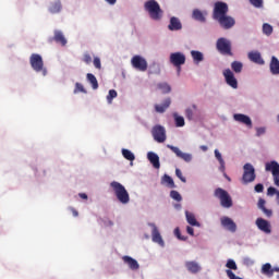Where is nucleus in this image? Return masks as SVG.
<instances>
[{
    "label": "nucleus",
    "instance_id": "obj_1",
    "mask_svg": "<svg viewBox=\"0 0 279 279\" xmlns=\"http://www.w3.org/2000/svg\"><path fill=\"white\" fill-rule=\"evenodd\" d=\"M110 186L120 204H130V193H128L123 184L113 181L110 183Z\"/></svg>",
    "mask_w": 279,
    "mask_h": 279
},
{
    "label": "nucleus",
    "instance_id": "obj_2",
    "mask_svg": "<svg viewBox=\"0 0 279 279\" xmlns=\"http://www.w3.org/2000/svg\"><path fill=\"white\" fill-rule=\"evenodd\" d=\"M144 8L153 21H160L162 19V9H160V4L156 0L146 1Z\"/></svg>",
    "mask_w": 279,
    "mask_h": 279
},
{
    "label": "nucleus",
    "instance_id": "obj_3",
    "mask_svg": "<svg viewBox=\"0 0 279 279\" xmlns=\"http://www.w3.org/2000/svg\"><path fill=\"white\" fill-rule=\"evenodd\" d=\"M216 49L222 56H233L232 54V41L226 37H220L217 39Z\"/></svg>",
    "mask_w": 279,
    "mask_h": 279
},
{
    "label": "nucleus",
    "instance_id": "obj_4",
    "mask_svg": "<svg viewBox=\"0 0 279 279\" xmlns=\"http://www.w3.org/2000/svg\"><path fill=\"white\" fill-rule=\"evenodd\" d=\"M214 195L220 201V204L223 208H232V197H230L228 191L218 187L215 190Z\"/></svg>",
    "mask_w": 279,
    "mask_h": 279
},
{
    "label": "nucleus",
    "instance_id": "obj_5",
    "mask_svg": "<svg viewBox=\"0 0 279 279\" xmlns=\"http://www.w3.org/2000/svg\"><path fill=\"white\" fill-rule=\"evenodd\" d=\"M29 63L33 71H36V73H40V71H44V75H47V70L45 69V62L43 61V57L40 54L33 53L29 58Z\"/></svg>",
    "mask_w": 279,
    "mask_h": 279
},
{
    "label": "nucleus",
    "instance_id": "obj_6",
    "mask_svg": "<svg viewBox=\"0 0 279 279\" xmlns=\"http://www.w3.org/2000/svg\"><path fill=\"white\" fill-rule=\"evenodd\" d=\"M229 12L228 3L218 1L214 4L213 19L217 21L221 16H226Z\"/></svg>",
    "mask_w": 279,
    "mask_h": 279
},
{
    "label": "nucleus",
    "instance_id": "obj_7",
    "mask_svg": "<svg viewBox=\"0 0 279 279\" xmlns=\"http://www.w3.org/2000/svg\"><path fill=\"white\" fill-rule=\"evenodd\" d=\"M243 169H244V173L242 177L243 184H250V182H254V180H256V170L254 169V166H252V163H245Z\"/></svg>",
    "mask_w": 279,
    "mask_h": 279
},
{
    "label": "nucleus",
    "instance_id": "obj_8",
    "mask_svg": "<svg viewBox=\"0 0 279 279\" xmlns=\"http://www.w3.org/2000/svg\"><path fill=\"white\" fill-rule=\"evenodd\" d=\"M153 138L157 143H165L167 141V131L163 129L162 125H155L151 131Z\"/></svg>",
    "mask_w": 279,
    "mask_h": 279
},
{
    "label": "nucleus",
    "instance_id": "obj_9",
    "mask_svg": "<svg viewBox=\"0 0 279 279\" xmlns=\"http://www.w3.org/2000/svg\"><path fill=\"white\" fill-rule=\"evenodd\" d=\"M133 69H136L137 71L145 72L147 71V60L145 58L136 54L131 60Z\"/></svg>",
    "mask_w": 279,
    "mask_h": 279
},
{
    "label": "nucleus",
    "instance_id": "obj_10",
    "mask_svg": "<svg viewBox=\"0 0 279 279\" xmlns=\"http://www.w3.org/2000/svg\"><path fill=\"white\" fill-rule=\"evenodd\" d=\"M222 75L228 86L235 89L239 88V81H236V77H234V72H232V70L226 69L222 72Z\"/></svg>",
    "mask_w": 279,
    "mask_h": 279
},
{
    "label": "nucleus",
    "instance_id": "obj_11",
    "mask_svg": "<svg viewBox=\"0 0 279 279\" xmlns=\"http://www.w3.org/2000/svg\"><path fill=\"white\" fill-rule=\"evenodd\" d=\"M217 23H219L220 27H222V29H232L233 25H236V21H234V17L230 16V15H222L221 17H218V20H216Z\"/></svg>",
    "mask_w": 279,
    "mask_h": 279
},
{
    "label": "nucleus",
    "instance_id": "obj_12",
    "mask_svg": "<svg viewBox=\"0 0 279 279\" xmlns=\"http://www.w3.org/2000/svg\"><path fill=\"white\" fill-rule=\"evenodd\" d=\"M170 62L173 64V66L179 68L180 71V66L186 62V56H184L182 52H172L170 54Z\"/></svg>",
    "mask_w": 279,
    "mask_h": 279
},
{
    "label": "nucleus",
    "instance_id": "obj_13",
    "mask_svg": "<svg viewBox=\"0 0 279 279\" xmlns=\"http://www.w3.org/2000/svg\"><path fill=\"white\" fill-rule=\"evenodd\" d=\"M168 149H171V151H173L178 158L184 160V162H191L193 160V156L191 154L182 153V150L175 146L168 145Z\"/></svg>",
    "mask_w": 279,
    "mask_h": 279
},
{
    "label": "nucleus",
    "instance_id": "obj_14",
    "mask_svg": "<svg viewBox=\"0 0 279 279\" xmlns=\"http://www.w3.org/2000/svg\"><path fill=\"white\" fill-rule=\"evenodd\" d=\"M220 223L222 228H226L229 232H236V223L232 218L225 216L220 219Z\"/></svg>",
    "mask_w": 279,
    "mask_h": 279
},
{
    "label": "nucleus",
    "instance_id": "obj_15",
    "mask_svg": "<svg viewBox=\"0 0 279 279\" xmlns=\"http://www.w3.org/2000/svg\"><path fill=\"white\" fill-rule=\"evenodd\" d=\"M256 226L262 232H265L266 234H271V225H269V221L263 218H257Z\"/></svg>",
    "mask_w": 279,
    "mask_h": 279
},
{
    "label": "nucleus",
    "instance_id": "obj_16",
    "mask_svg": "<svg viewBox=\"0 0 279 279\" xmlns=\"http://www.w3.org/2000/svg\"><path fill=\"white\" fill-rule=\"evenodd\" d=\"M150 228H153V231H151L153 242L158 243V245H161V247H163L165 241L162 240V235H160V231H158V227H156V225L154 223H150Z\"/></svg>",
    "mask_w": 279,
    "mask_h": 279
},
{
    "label": "nucleus",
    "instance_id": "obj_17",
    "mask_svg": "<svg viewBox=\"0 0 279 279\" xmlns=\"http://www.w3.org/2000/svg\"><path fill=\"white\" fill-rule=\"evenodd\" d=\"M206 16H208V11H202L199 9H194L192 12V19L198 23H206Z\"/></svg>",
    "mask_w": 279,
    "mask_h": 279
},
{
    "label": "nucleus",
    "instance_id": "obj_18",
    "mask_svg": "<svg viewBox=\"0 0 279 279\" xmlns=\"http://www.w3.org/2000/svg\"><path fill=\"white\" fill-rule=\"evenodd\" d=\"M265 171H270L272 173V178H276L279 175V163L278 161H269L265 163Z\"/></svg>",
    "mask_w": 279,
    "mask_h": 279
},
{
    "label": "nucleus",
    "instance_id": "obj_19",
    "mask_svg": "<svg viewBox=\"0 0 279 279\" xmlns=\"http://www.w3.org/2000/svg\"><path fill=\"white\" fill-rule=\"evenodd\" d=\"M123 263L129 266L132 271H137V269H141V265H138V262L131 256L124 255L122 257Z\"/></svg>",
    "mask_w": 279,
    "mask_h": 279
},
{
    "label": "nucleus",
    "instance_id": "obj_20",
    "mask_svg": "<svg viewBox=\"0 0 279 279\" xmlns=\"http://www.w3.org/2000/svg\"><path fill=\"white\" fill-rule=\"evenodd\" d=\"M234 121H236L238 123H243L244 125H246L247 128H252V119L243 113H235L233 116Z\"/></svg>",
    "mask_w": 279,
    "mask_h": 279
},
{
    "label": "nucleus",
    "instance_id": "obj_21",
    "mask_svg": "<svg viewBox=\"0 0 279 279\" xmlns=\"http://www.w3.org/2000/svg\"><path fill=\"white\" fill-rule=\"evenodd\" d=\"M168 29L170 32H180L182 29V22H180V19L173 16L170 19V24L168 25Z\"/></svg>",
    "mask_w": 279,
    "mask_h": 279
},
{
    "label": "nucleus",
    "instance_id": "obj_22",
    "mask_svg": "<svg viewBox=\"0 0 279 279\" xmlns=\"http://www.w3.org/2000/svg\"><path fill=\"white\" fill-rule=\"evenodd\" d=\"M147 159L155 169H160V157L154 151L147 153Z\"/></svg>",
    "mask_w": 279,
    "mask_h": 279
},
{
    "label": "nucleus",
    "instance_id": "obj_23",
    "mask_svg": "<svg viewBox=\"0 0 279 279\" xmlns=\"http://www.w3.org/2000/svg\"><path fill=\"white\" fill-rule=\"evenodd\" d=\"M52 40L61 47H66V37H64V33H62V31H54Z\"/></svg>",
    "mask_w": 279,
    "mask_h": 279
},
{
    "label": "nucleus",
    "instance_id": "obj_24",
    "mask_svg": "<svg viewBox=\"0 0 279 279\" xmlns=\"http://www.w3.org/2000/svg\"><path fill=\"white\" fill-rule=\"evenodd\" d=\"M248 60H251V62H254L255 64H265V60H263V57L258 51L248 52Z\"/></svg>",
    "mask_w": 279,
    "mask_h": 279
},
{
    "label": "nucleus",
    "instance_id": "obj_25",
    "mask_svg": "<svg viewBox=\"0 0 279 279\" xmlns=\"http://www.w3.org/2000/svg\"><path fill=\"white\" fill-rule=\"evenodd\" d=\"M185 267L190 274H199L202 271V266L197 262H186Z\"/></svg>",
    "mask_w": 279,
    "mask_h": 279
},
{
    "label": "nucleus",
    "instance_id": "obj_26",
    "mask_svg": "<svg viewBox=\"0 0 279 279\" xmlns=\"http://www.w3.org/2000/svg\"><path fill=\"white\" fill-rule=\"evenodd\" d=\"M169 106H171V98H166L162 105H155V110L162 114V112H167Z\"/></svg>",
    "mask_w": 279,
    "mask_h": 279
},
{
    "label": "nucleus",
    "instance_id": "obj_27",
    "mask_svg": "<svg viewBox=\"0 0 279 279\" xmlns=\"http://www.w3.org/2000/svg\"><path fill=\"white\" fill-rule=\"evenodd\" d=\"M61 11H62V2H60V0H56V1L50 3L49 12L51 14H58Z\"/></svg>",
    "mask_w": 279,
    "mask_h": 279
},
{
    "label": "nucleus",
    "instance_id": "obj_28",
    "mask_svg": "<svg viewBox=\"0 0 279 279\" xmlns=\"http://www.w3.org/2000/svg\"><path fill=\"white\" fill-rule=\"evenodd\" d=\"M265 204H266L265 199L259 198L257 203V207L259 208V210L264 213V215H266V217H271V215H274V211L271 209H267V207H265Z\"/></svg>",
    "mask_w": 279,
    "mask_h": 279
},
{
    "label": "nucleus",
    "instance_id": "obj_29",
    "mask_svg": "<svg viewBox=\"0 0 279 279\" xmlns=\"http://www.w3.org/2000/svg\"><path fill=\"white\" fill-rule=\"evenodd\" d=\"M270 73L272 75H279V60L276 57L271 58V61H270Z\"/></svg>",
    "mask_w": 279,
    "mask_h": 279
},
{
    "label": "nucleus",
    "instance_id": "obj_30",
    "mask_svg": "<svg viewBox=\"0 0 279 279\" xmlns=\"http://www.w3.org/2000/svg\"><path fill=\"white\" fill-rule=\"evenodd\" d=\"M86 77L87 82L92 85V88L97 90V88H99V82H97V77L94 76L93 73H87Z\"/></svg>",
    "mask_w": 279,
    "mask_h": 279
},
{
    "label": "nucleus",
    "instance_id": "obj_31",
    "mask_svg": "<svg viewBox=\"0 0 279 279\" xmlns=\"http://www.w3.org/2000/svg\"><path fill=\"white\" fill-rule=\"evenodd\" d=\"M185 217L190 226H196L197 228H199V222H197V219L195 218V215L193 213L185 211Z\"/></svg>",
    "mask_w": 279,
    "mask_h": 279
},
{
    "label": "nucleus",
    "instance_id": "obj_32",
    "mask_svg": "<svg viewBox=\"0 0 279 279\" xmlns=\"http://www.w3.org/2000/svg\"><path fill=\"white\" fill-rule=\"evenodd\" d=\"M191 56H192L194 62H196L197 64H198V62H204V53H202L201 51L192 50Z\"/></svg>",
    "mask_w": 279,
    "mask_h": 279
},
{
    "label": "nucleus",
    "instance_id": "obj_33",
    "mask_svg": "<svg viewBox=\"0 0 279 279\" xmlns=\"http://www.w3.org/2000/svg\"><path fill=\"white\" fill-rule=\"evenodd\" d=\"M122 156H123V158H125V160H130L131 162H134V160H136L134 153H132V150H130V149L123 148Z\"/></svg>",
    "mask_w": 279,
    "mask_h": 279
},
{
    "label": "nucleus",
    "instance_id": "obj_34",
    "mask_svg": "<svg viewBox=\"0 0 279 279\" xmlns=\"http://www.w3.org/2000/svg\"><path fill=\"white\" fill-rule=\"evenodd\" d=\"M157 88L161 90L163 95H167L168 93H171V86L167 83H158Z\"/></svg>",
    "mask_w": 279,
    "mask_h": 279
},
{
    "label": "nucleus",
    "instance_id": "obj_35",
    "mask_svg": "<svg viewBox=\"0 0 279 279\" xmlns=\"http://www.w3.org/2000/svg\"><path fill=\"white\" fill-rule=\"evenodd\" d=\"M262 274H264L265 276H274V270L271 268V264L267 263V264H264L263 267H262Z\"/></svg>",
    "mask_w": 279,
    "mask_h": 279
},
{
    "label": "nucleus",
    "instance_id": "obj_36",
    "mask_svg": "<svg viewBox=\"0 0 279 279\" xmlns=\"http://www.w3.org/2000/svg\"><path fill=\"white\" fill-rule=\"evenodd\" d=\"M231 69L234 73H241V71H243V63H241V61H233Z\"/></svg>",
    "mask_w": 279,
    "mask_h": 279
},
{
    "label": "nucleus",
    "instance_id": "obj_37",
    "mask_svg": "<svg viewBox=\"0 0 279 279\" xmlns=\"http://www.w3.org/2000/svg\"><path fill=\"white\" fill-rule=\"evenodd\" d=\"M162 182H165L169 189H175V182H173V179L169 174L162 177Z\"/></svg>",
    "mask_w": 279,
    "mask_h": 279
},
{
    "label": "nucleus",
    "instance_id": "obj_38",
    "mask_svg": "<svg viewBox=\"0 0 279 279\" xmlns=\"http://www.w3.org/2000/svg\"><path fill=\"white\" fill-rule=\"evenodd\" d=\"M263 32L266 36H271V34H274V26H271L270 24L268 23H265L263 25Z\"/></svg>",
    "mask_w": 279,
    "mask_h": 279
},
{
    "label": "nucleus",
    "instance_id": "obj_39",
    "mask_svg": "<svg viewBox=\"0 0 279 279\" xmlns=\"http://www.w3.org/2000/svg\"><path fill=\"white\" fill-rule=\"evenodd\" d=\"M226 267L230 270V271H236V269H239V267L236 266V262H234V259H228Z\"/></svg>",
    "mask_w": 279,
    "mask_h": 279
},
{
    "label": "nucleus",
    "instance_id": "obj_40",
    "mask_svg": "<svg viewBox=\"0 0 279 279\" xmlns=\"http://www.w3.org/2000/svg\"><path fill=\"white\" fill-rule=\"evenodd\" d=\"M170 197L171 199H174V202H182V195L180 194V192L172 190L170 192Z\"/></svg>",
    "mask_w": 279,
    "mask_h": 279
},
{
    "label": "nucleus",
    "instance_id": "obj_41",
    "mask_svg": "<svg viewBox=\"0 0 279 279\" xmlns=\"http://www.w3.org/2000/svg\"><path fill=\"white\" fill-rule=\"evenodd\" d=\"M174 121L177 128H184V118L182 116H177V113H174Z\"/></svg>",
    "mask_w": 279,
    "mask_h": 279
},
{
    "label": "nucleus",
    "instance_id": "obj_42",
    "mask_svg": "<svg viewBox=\"0 0 279 279\" xmlns=\"http://www.w3.org/2000/svg\"><path fill=\"white\" fill-rule=\"evenodd\" d=\"M77 93H87L82 83H75L74 95H77Z\"/></svg>",
    "mask_w": 279,
    "mask_h": 279
},
{
    "label": "nucleus",
    "instance_id": "obj_43",
    "mask_svg": "<svg viewBox=\"0 0 279 279\" xmlns=\"http://www.w3.org/2000/svg\"><path fill=\"white\" fill-rule=\"evenodd\" d=\"M116 97H117V90L110 89L109 94L107 95L108 104H112V99H116Z\"/></svg>",
    "mask_w": 279,
    "mask_h": 279
},
{
    "label": "nucleus",
    "instance_id": "obj_44",
    "mask_svg": "<svg viewBox=\"0 0 279 279\" xmlns=\"http://www.w3.org/2000/svg\"><path fill=\"white\" fill-rule=\"evenodd\" d=\"M174 236H177L179 241H186V236L182 235V233L180 232V228L174 229Z\"/></svg>",
    "mask_w": 279,
    "mask_h": 279
},
{
    "label": "nucleus",
    "instance_id": "obj_45",
    "mask_svg": "<svg viewBox=\"0 0 279 279\" xmlns=\"http://www.w3.org/2000/svg\"><path fill=\"white\" fill-rule=\"evenodd\" d=\"M83 62H85V64H90V62H93V57L90 56V53L85 52L83 54Z\"/></svg>",
    "mask_w": 279,
    "mask_h": 279
},
{
    "label": "nucleus",
    "instance_id": "obj_46",
    "mask_svg": "<svg viewBox=\"0 0 279 279\" xmlns=\"http://www.w3.org/2000/svg\"><path fill=\"white\" fill-rule=\"evenodd\" d=\"M175 175H177V178H179V180H181V182H186V178H184V175H182V170L175 169Z\"/></svg>",
    "mask_w": 279,
    "mask_h": 279
},
{
    "label": "nucleus",
    "instance_id": "obj_47",
    "mask_svg": "<svg viewBox=\"0 0 279 279\" xmlns=\"http://www.w3.org/2000/svg\"><path fill=\"white\" fill-rule=\"evenodd\" d=\"M254 8H263V0H250Z\"/></svg>",
    "mask_w": 279,
    "mask_h": 279
},
{
    "label": "nucleus",
    "instance_id": "obj_48",
    "mask_svg": "<svg viewBox=\"0 0 279 279\" xmlns=\"http://www.w3.org/2000/svg\"><path fill=\"white\" fill-rule=\"evenodd\" d=\"M214 154L218 162H225L223 157L221 156V153H219V149H215Z\"/></svg>",
    "mask_w": 279,
    "mask_h": 279
},
{
    "label": "nucleus",
    "instance_id": "obj_49",
    "mask_svg": "<svg viewBox=\"0 0 279 279\" xmlns=\"http://www.w3.org/2000/svg\"><path fill=\"white\" fill-rule=\"evenodd\" d=\"M226 274L229 279H243L241 277H236V275H234V272L232 270H226Z\"/></svg>",
    "mask_w": 279,
    "mask_h": 279
},
{
    "label": "nucleus",
    "instance_id": "obj_50",
    "mask_svg": "<svg viewBox=\"0 0 279 279\" xmlns=\"http://www.w3.org/2000/svg\"><path fill=\"white\" fill-rule=\"evenodd\" d=\"M94 66L96 69H101V59H99V57L94 58Z\"/></svg>",
    "mask_w": 279,
    "mask_h": 279
},
{
    "label": "nucleus",
    "instance_id": "obj_51",
    "mask_svg": "<svg viewBox=\"0 0 279 279\" xmlns=\"http://www.w3.org/2000/svg\"><path fill=\"white\" fill-rule=\"evenodd\" d=\"M185 117H186V119H189L190 121H192V119H193V109L187 108V109L185 110Z\"/></svg>",
    "mask_w": 279,
    "mask_h": 279
},
{
    "label": "nucleus",
    "instance_id": "obj_52",
    "mask_svg": "<svg viewBox=\"0 0 279 279\" xmlns=\"http://www.w3.org/2000/svg\"><path fill=\"white\" fill-rule=\"evenodd\" d=\"M278 193V190H276V187L270 186L267 190V195H270L272 197V195H276Z\"/></svg>",
    "mask_w": 279,
    "mask_h": 279
},
{
    "label": "nucleus",
    "instance_id": "obj_53",
    "mask_svg": "<svg viewBox=\"0 0 279 279\" xmlns=\"http://www.w3.org/2000/svg\"><path fill=\"white\" fill-rule=\"evenodd\" d=\"M265 191V186L262 183L255 185V193H263Z\"/></svg>",
    "mask_w": 279,
    "mask_h": 279
},
{
    "label": "nucleus",
    "instance_id": "obj_54",
    "mask_svg": "<svg viewBox=\"0 0 279 279\" xmlns=\"http://www.w3.org/2000/svg\"><path fill=\"white\" fill-rule=\"evenodd\" d=\"M266 129L265 128H257L256 129V136H263L265 134Z\"/></svg>",
    "mask_w": 279,
    "mask_h": 279
},
{
    "label": "nucleus",
    "instance_id": "obj_55",
    "mask_svg": "<svg viewBox=\"0 0 279 279\" xmlns=\"http://www.w3.org/2000/svg\"><path fill=\"white\" fill-rule=\"evenodd\" d=\"M186 232L187 234H190L191 236H195V230L193 229V227H186Z\"/></svg>",
    "mask_w": 279,
    "mask_h": 279
},
{
    "label": "nucleus",
    "instance_id": "obj_56",
    "mask_svg": "<svg viewBox=\"0 0 279 279\" xmlns=\"http://www.w3.org/2000/svg\"><path fill=\"white\" fill-rule=\"evenodd\" d=\"M220 167H219V171H221V173H226V161L219 162Z\"/></svg>",
    "mask_w": 279,
    "mask_h": 279
},
{
    "label": "nucleus",
    "instance_id": "obj_57",
    "mask_svg": "<svg viewBox=\"0 0 279 279\" xmlns=\"http://www.w3.org/2000/svg\"><path fill=\"white\" fill-rule=\"evenodd\" d=\"M105 226L112 227V226H114V222H112V220H106Z\"/></svg>",
    "mask_w": 279,
    "mask_h": 279
},
{
    "label": "nucleus",
    "instance_id": "obj_58",
    "mask_svg": "<svg viewBox=\"0 0 279 279\" xmlns=\"http://www.w3.org/2000/svg\"><path fill=\"white\" fill-rule=\"evenodd\" d=\"M78 196L81 199H88V195H86V193H80Z\"/></svg>",
    "mask_w": 279,
    "mask_h": 279
},
{
    "label": "nucleus",
    "instance_id": "obj_59",
    "mask_svg": "<svg viewBox=\"0 0 279 279\" xmlns=\"http://www.w3.org/2000/svg\"><path fill=\"white\" fill-rule=\"evenodd\" d=\"M274 183H275L276 186L279 187V175L274 178Z\"/></svg>",
    "mask_w": 279,
    "mask_h": 279
},
{
    "label": "nucleus",
    "instance_id": "obj_60",
    "mask_svg": "<svg viewBox=\"0 0 279 279\" xmlns=\"http://www.w3.org/2000/svg\"><path fill=\"white\" fill-rule=\"evenodd\" d=\"M109 5H114L117 3V0H105Z\"/></svg>",
    "mask_w": 279,
    "mask_h": 279
},
{
    "label": "nucleus",
    "instance_id": "obj_61",
    "mask_svg": "<svg viewBox=\"0 0 279 279\" xmlns=\"http://www.w3.org/2000/svg\"><path fill=\"white\" fill-rule=\"evenodd\" d=\"M199 148L202 149V151H208V146L206 145H202Z\"/></svg>",
    "mask_w": 279,
    "mask_h": 279
},
{
    "label": "nucleus",
    "instance_id": "obj_62",
    "mask_svg": "<svg viewBox=\"0 0 279 279\" xmlns=\"http://www.w3.org/2000/svg\"><path fill=\"white\" fill-rule=\"evenodd\" d=\"M72 215L73 217H77L80 214L74 208H72Z\"/></svg>",
    "mask_w": 279,
    "mask_h": 279
},
{
    "label": "nucleus",
    "instance_id": "obj_63",
    "mask_svg": "<svg viewBox=\"0 0 279 279\" xmlns=\"http://www.w3.org/2000/svg\"><path fill=\"white\" fill-rule=\"evenodd\" d=\"M275 271H276L277 274H279V267H274V268H272V275H274Z\"/></svg>",
    "mask_w": 279,
    "mask_h": 279
},
{
    "label": "nucleus",
    "instance_id": "obj_64",
    "mask_svg": "<svg viewBox=\"0 0 279 279\" xmlns=\"http://www.w3.org/2000/svg\"><path fill=\"white\" fill-rule=\"evenodd\" d=\"M277 199H279V191H277V194H275Z\"/></svg>",
    "mask_w": 279,
    "mask_h": 279
}]
</instances>
